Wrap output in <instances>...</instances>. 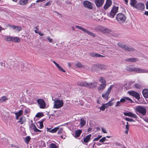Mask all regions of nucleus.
Returning a JSON list of instances; mask_svg holds the SVG:
<instances>
[{"mask_svg":"<svg viewBox=\"0 0 148 148\" xmlns=\"http://www.w3.org/2000/svg\"><path fill=\"white\" fill-rule=\"evenodd\" d=\"M126 70L130 72H135L137 73H148V70L146 69H143L140 68L131 67L127 66Z\"/></svg>","mask_w":148,"mask_h":148,"instance_id":"1","label":"nucleus"},{"mask_svg":"<svg viewBox=\"0 0 148 148\" xmlns=\"http://www.w3.org/2000/svg\"><path fill=\"white\" fill-rule=\"evenodd\" d=\"M52 100L54 101L53 108L59 109L63 106L64 103L62 99L60 100L58 98H56L54 99H53Z\"/></svg>","mask_w":148,"mask_h":148,"instance_id":"2","label":"nucleus"},{"mask_svg":"<svg viewBox=\"0 0 148 148\" xmlns=\"http://www.w3.org/2000/svg\"><path fill=\"white\" fill-rule=\"evenodd\" d=\"M117 45L120 48L123 49L125 51H128L129 52L133 51H135V49L134 48L130 46H128L123 43L119 42L117 44Z\"/></svg>","mask_w":148,"mask_h":148,"instance_id":"3","label":"nucleus"},{"mask_svg":"<svg viewBox=\"0 0 148 148\" xmlns=\"http://www.w3.org/2000/svg\"><path fill=\"white\" fill-rule=\"evenodd\" d=\"M127 101H129L131 103H134V101L130 98L128 97H123L120 100V101H118L115 105L116 107H120L121 106L122 103H124L125 102H127Z\"/></svg>","mask_w":148,"mask_h":148,"instance_id":"4","label":"nucleus"},{"mask_svg":"<svg viewBox=\"0 0 148 148\" xmlns=\"http://www.w3.org/2000/svg\"><path fill=\"white\" fill-rule=\"evenodd\" d=\"M116 19L119 23H123L125 21L126 17L123 14L119 13L116 15Z\"/></svg>","mask_w":148,"mask_h":148,"instance_id":"5","label":"nucleus"},{"mask_svg":"<svg viewBox=\"0 0 148 148\" xmlns=\"http://www.w3.org/2000/svg\"><path fill=\"white\" fill-rule=\"evenodd\" d=\"M136 110L143 116L145 115L147 110L145 107L143 106H137L136 107Z\"/></svg>","mask_w":148,"mask_h":148,"instance_id":"6","label":"nucleus"},{"mask_svg":"<svg viewBox=\"0 0 148 148\" xmlns=\"http://www.w3.org/2000/svg\"><path fill=\"white\" fill-rule=\"evenodd\" d=\"M84 7L89 10L92 9L93 8V4L88 1H85L83 2Z\"/></svg>","mask_w":148,"mask_h":148,"instance_id":"7","label":"nucleus"},{"mask_svg":"<svg viewBox=\"0 0 148 148\" xmlns=\"http://www.w3.org/2000/svg\"><path fill=\"white\" fill-rule=\"evenodd\" d=\"M75 27L78 29L82 30L84 32L87 33L88 34L93 36V37H95L96 36V35L94 33H92L90 31L84 28L81 26L78 25H76Z\"/></svg>","mask_w":148,"mask_h":148,"instance_id":"8","label":"nucleus"},{"mask_svg":"<svg viewBox=\"0 0 148 148\" xmlns=\"http://www.w3.org/2000/svg\"><path fill=\"white\" fill-rule=\"evenodd\" d=\"M113 85H111L108 89L107 91L104 94H102V97L105 99L107 100L108 98V96L110 93L111 90L113 87Z\"/></svg>","mask_w":148,"mask_h":148,"instance_id":"9","label":"nucleus"},{"mask_svg":"<svg viewBox=\"0 0 148 148\" xmlns=\"http://www.w3.org/2000/svg\"><path fill=\"white\" fill-rule=\"evenodd\" d=\"M118 10V7L114 6L111 11L109 16L112 18H114Z\"/></svg>","mask_w":148,"mask_h":148,"instance_id":"10","label":"nucleus"},{"mask_svg":"<svg viewBox=\"0 0 148 148\" xmlns=\"http://www.w3.org/2000/svg\"><path fill=\"white\" fill-rule=\"evenodd\" d=\"M37 102L39 105L40 108L44 109L45 108L46 103L43 99H38L37 100Z\"/></svg>","mask_w":148,"mask_h":148,"instance_id":"11","label":"nucleus"},{"mask_svg":"<svg viewBox=\"0 0 148 148\" xmlns=\"http://www.w3.org/2000/svg\"><path fill=\"white\" fill-rule=\"evenodd\" d=\"M128 92L130 95L134 97L138 100H139L140 98L139 94L135 91H129Z\"/></svg>","mask_w":148,"mask_h":148,"instance_id":"12","label":"nucleus"},{"mask_svg":"<svg viewBox=\"0 0 148 148\" xmlns=\"http://www.w3.org/2000/svg\"><path fill=\"white\" fill-rule=\"evenodd\" d=\"M98 28L99 29L100 31L103 33H109L111 32V29L101 26H98Z\"/></svg>","mask_w":148,"mask_h":148,"instance_id":"13","label":"nucleus"},{"mask_svg":"<svg viewBox=\"0 0 148 148\" xmlns=\"http://www.w3.org/2000/svg\"><path fill=\"white\" fill-rule=\"evenodd\" d=\"M98 83L96 81L88 83V88H96L97 86Z\"/></svg>","mask_w":148,"mask_h":148,"instance_id":"14","label":"nucleus"},{"mask_svg":"<svg viewBox=\"0 0 148 148\" xmlns=\"http://www.w3.org/2000/svg\"><path fill=\"white\" fill-rule=\"evenodd\" d=\"M133 7L139 10H143L144 9L145 6L143 3H139L137 4H136L135 7Z\"/></svg>","mask_w":148,"mask_h":148,"instance_id":"15","label":"nucleus"},{"mask_svg":"<svg viewBox=\"0 0 148 148\" xmlns=\"http://www.w3.org/2000/svg\"><path fill=\"white\" fill-rule=\"evenodd\" d=\"M112 4V1L111 0H106V3L103 8L105 10L108 9Z\"/></svg>","mask_w":148,"mask_h":148,"instance_id":"16","label":"nucleus"},{"mask_svg":"<svg viewBox=\"0 0 148 148\" xmlns=\"http://www.w3.org/2000/svg\"><path fill=\"white\" fill-rule=\"evenodd\" d=\"M104 0H95V3L98 7L101 6L103 5Z\"/></svg>","mask_w":148,"mask_h":148,"instance_id":"17","label":"nucleus"},{"mask_svg":"<svg viewBox=\"0 0 148 148\" xmlns=\"http://www.w3.org/2000/svg\"><path fill=\"white\" fill-rule=\"evenodd\" d=\"M124 114L125 116H127L134 118H137V117L136 114L131 112H124Z\"/></svg>","mask_w":148,"mask_h":148,"instance_id":"18","label":"nucleus"},{"mask_svg":"<svg viewBox=\"0 0 148 148\" xmlns=\"http://www.w3.org/2000/svg\"><path fill=\"white\" fill-rule=\"evenodd\" d=\"M90 55L91 56L94 57L103 58L105 57V56L102 55L98 53H96L94 52H92V53H90Z\"/></svg>","mask_w":148,"mask_h":148,"instance_id":"19","label":"nucleus"},{"mask_svg":"<svg viewBox=\"0 0 148 148\" xmlns=\"http://www.w3.org/2000/svg\"><path fill=\"white\" fill-rule=\"evenodd\" d=\"M77 84L79 86L88 88V83L86 82H77Z\"/></svg>","mask_w":148,"mask_h":148,"instance_id":"20","label":"nucleus"},{"mask_svg":"<svg viewBox=\"0 0 148 148\" xmlns=\"http://www.w3.org/2000/svg\"><path fill=\"white\" fill-rule=\"evenodd\" d=\"M47 131L52 133H56L58 130L59 129V127H56L52 129H51V128H49L48 127H47Z\"/></svg>","mask_w":148,"mask_h":148,"instance_id":"21","label":"nucleus"},{"mask_svg":"<svg viewBox=\"0 0 148 148\" xmlns=\"http://www.w3.org/2000/svg\"><path fill=\"white\" fill-rule=\"evenodd\" d=\"M125 61L130 62H134L138 61V60L136 58L127 59L125 60Z\"/></svg>","mask_w":148,"mask_h":148,"instance_id":"22","label":"nucleus"},{"mask_svg":"<svg viewBox=\"0 0 148 148\" xmlns=\"http://www.w3.org/2000/svg\"><path fill=\"white\" fill-rule=\"evenodd\" d=\"M80 127H82L86 125V121L83 118H81L80 120Z\"/></svg>","mask_w":148,"mask_h":148,"instance_id":"23","label":"nucleus"},{"mask_svg":"<svg viewBox=\"0 0 148 148\" xmlns=\"http://www.w3.org/2000/svg\"><path fill=\"white\" fill-rule=\"evenodd\" d=\"M91 136V134H90L86 136L84 138V142L85 143H88L90 141Z\"/></svg>","mask_w":148,"mask_h":148,"instance_id":"24","label":"nucleus"},{"mask_svg":"<svg viewBox=\"0 0 148 148\" xmlns=\"http://www.w3.org/2000/svg\"><path fill=\"white\" fill-rule=\"evenodd\" d=\"M28 1V0H20L18 3L20 5H23L27 3Z\"/></svg>","mask_w":148,"mask_h":148,"instance_id":"25","label":"nucleus"},{"mask_svg":"<svg viewBox=\"0 0 148 148\" xmlns=\"http://www.w3.org/2000/svg\"><path fill=\"white\" fill-rule=\"evenodd\" d=\"M143 94L144 97L146 98H148V89H145L143 90Z\"/></svg>","mask_w":148,"mask_h":148,"instance_id":"26","label":"nucleus"},{"mask_svg":"<svg viewBox=\"0 0 148 148\" xmlns=\"http://www.w3.org/2000/svg\"><path fill=\"white\" fill-rule=\"evenodd\" d=\"M106 83H101L99 86L98 88V90H101L104 89L106 86Z\"/></svg>","mask_w":148,"mask_h":148,"instance_id":"27","label":"nucleus"},{"mask_svg":"<svg viewBox=\"0 0 148 148\" xmlns=\"http://www.w3.org/2000/svg\"><path fill=\"white\" fill-rule=\"evenodd\" d=\"M82 132V130H76L75 132V137H79Z\"/></svg>","mask_w":148,"mask_h":148,"instance_id":"28","label":"nucleus"},{"mask_svg":"<svg viewBox=\"0 0 148 148\" xmlns=\"http://www.w3.org/2000/svg\"><path fill=\"white\" fill-rule=\"evenodd\" d=\"M8 97L5 96H3L0 98V103H1L7 100Z\"/></svg>","mask_w":148,"mask_h":148,"instance_id":"29","label":"nucleus"},{"mask_svg":"<svg viewBox=\"0 0 148 148\" xmlns=\"http://www.w3.org/2000/svg\"><path fill=\"white\" fill-rule=\"evenodd\" d=\"M130 3L131 5L133 7H135V5L137 3L136 0H130Z\"/></svg>","mask_w":148,"mask_h":148,"instance_id":"30","label":"nucleus"},{"mask_svg":"<svg viewBox=\"0 0 148 148\" xmlns=\"http://www.w3.org/2000/svg\"><path fill=\"white\" fill-rule=\"evenodd\" d=\"M134 85V87L137 89L141 88L142 87V85L140 84L136 83Z\"/></svg>","mask_w":148,"mask_h":148,"instance_id":"31","label":"nucleus"},{"mask_svg":"<svg viewBox=\"0 0 148 148\" xmlns=\"http://www.w3.org/2000/svg\"><path fill=\"white\" fill-rule=\"evenodd\" d=\"M25 119L24 117H21L19 121H18V122H19L21 124H22L25 122Z\"/></svg>","mask_w":148,"mask_h":148,"instance_id":"32","label":"nucleus"},{"mask_svg":"<svg viewBox=\"0 0 148 148\" xmlns=\"http://www.w3.org/2000/svg\"><path fill=\"white\" fill-rule=\"evenodd\" d=\"M20 41V39L18 37H14L12 38V41L15 42H18Z\"/></svg>","mask_w":148,"mask_h":148,"instance_id":"33","label":"nucleus"},{"mask_svg":"<svg viewBox=\"0 0 148 148\" xmlns=\"http://www.w3.org/2000/svg\"><path fill=\"white\" fill-rule=\"evenodd\" d=\"M14 113L16 115V116H17L19 117L23 114V110H20L18 112H15Z\"/></svg>","mask_w":148,"mask_h":148,"instance_id":"34","label":"nucleus"},{"mask_svg":"<svg viewBox=\"0 0 148 148\" xmlns=\"http://www.w3.org/2000/svg\"><path fill=\"white\" fill-rule=\"evenodd\" d=\"M99 81L101 83H106L105 79L102 77H100L99 79Z\"/></svg>","mask_w":148,"mask_h":148,"instance_id":"35","label":"nucleus"},{"mask_svg":"<svg viewBox=\"0 0 148 148\" xmlns=\"http://www.w3.org/2000/svg\"><path fill=\"white\" fill-rule=\"evenodd\" d=\"M97 68V66L96 65L94 64L93 65L92 67V69H91V70L92 72H94L95 71Z\"/></svg>","mask_w":148,"mask_h":148,"instance_id":"36","label":"nucleus"},{"mask_svg":"<svg viewBox=\"0 0 148 148\" xmlns=\"http://www.w3.org/2000/svg\"><path fill=\"white\" fill-rule=\"evenodd\" d=\"M49 148H58L57 146L55 144L52 143L50 144L49 146Z\"/></svg>","mask_w":148,"mask_h":148,"instance_id":"37","label":"nucleus"},{"mask_svg":"<svg viewBox=\"0 0 148 148\" xmlns=\"http://www.w3.org/2000/svg\"><path fill=\"white\" fill-rule=\"evenodd\" d=\"M5 40L7 41H12V38L11 37L6 36L5 37Z\"/></svg>","mask_w":148,"mask_h":148,"instance_id":"38","label":"nucleus"},{"mask_svg":"<svg viewBox=\"0 0 148 148\" xmlns=\"http://www.w3.org/2000/svg\"><path fill=\"white\" fill-rule=\"evenodd\" d=\"M30 140V137L29 136H27L25 139V141L27 143H28Z\"/></svg>","mask_w":148,"mask_h":148,"instance_id":"39","label":"nucleus"},{"mask_svg":"<svg viewBox=\"0 0 148 148\" xmlns=\"http://www.w3.org/2000/svg\"><path fill=\"white\" fill-rule=\"evenodd\" d=\"M36 127L33 123H32L30 126L29 128L31 130H33L34 131L35 129V128Z\"/></svg>","mask_w":148,"mask_h":148,"instance_id":"40","label":"nucleus"},{"mask_svg":"<svg viewBox=\"0 0 148 148\" xmlns=\"http://www.w3.org/2000/svg\"><path fill=\"white\" fill-rule=\"evenodd\" d=\"M75 66L77 67L78 68H81L83 67L82 65L81 64V63L79 62H78L77 63H76L75 64Z\"/></svg>","mask_w":148,"mask_h":148,"instance_id":"41","label":"nucleus"},{"mask_svg":"<svg viewBox=\"0 0 148 148\" xmlns=\"http://www.w3.org/2000/svg\"><path fill=\"white\" fill-rule=\"evenodd\" d=\"M114 100V99H113L111 100L110 101H109L107 103L108 106H113V103L112 102V101Z\"/></svg>","mask_w":148,"mask_h":148,"instance_id":"42","label":"nucleus"},{"mask_svg":"<svg viewBox=\"0 0 148 148\" xmlns=\"http://www.w3.org/2000/svg\"><path fill=\"white\" fill-rule=\"evenodd\" d=\"M43 114L42 113H38L36 115V117H40L43 116Z\"/></svg>","mask_w":148,"mask_h":148,"instance_id":"43","label":"nucleus"},{"mask_svg":"<svg viewBox=\"0 0 148 148\" xmlns=\"http://www.w3.org/2000/svg\"><path fill=\"white\" fill-rule=\"evenodd\" d=\"M62 130L63 129L62 128H59V129H58V134H61L62 133Z\"/></svg>","mask_w":148,"mask_h":148,"instance_id":"44","label":"nucleus"},{"mask_svg":"<svg viewBox=\"0 0 148 148\" xmlns=\"http://www.w3.org/2000/svg\"><path fill=\"white\" fill-rule=\"evenodd\" d=\"M125 119L126 121L129 122L135 121L133 119H130L129 118H126Z\"/></svg>","mask_w":148,"mask_h":148,"instance_id":"45","label":"nucleus"},{"mask_svg":"<svg viewBox=\"0 0 148 148\" xmlns=\"http://www.w3.org/2000/svg\"><path fill=\"white\" fill-rule=\"evenodd\" d=\"M106 140V137H103L100 140L99 142L102 143L104 142Z\"/></svg>","mask_w":148,"mask_h":148,"instance_id":"46","label":"nucleus"},{"mask_svg":"<svg viewBox=\"0 0 148 148\" xmlns=\"http://www.w3.org/2000/svg\"><path fill=\"white\" fill-rule=\"evenodd\" d=\"M40 123V127H39L40 129L42 128L43 127V121L40 122H39Z\"/></svg>","mask_w":148,"mask_h":148,"instance_id":"47","label":"nucleus"},{"mask_svg":"<svg viewBox=\"0 0 148 148\" xmlns=\"http://www.w3.org/2000/svg\"><path fill=\"white\" fill-rule=\"evenodd\" d=\"M11 146L12 147H14L16 148H21V147L20 146L15 145H12Z\"/></svg>","mask_w":148,"mask_h":148,"instance_id":"48","label":"nucleus"},{"mask_svg":"<svg viewBox=\"0 0 148 148\" xmlns=\"http://www.w3.org/2000/svg\"><path fill=\"white\" fill-rule=\"evenodd\" d=\"M59 70L63 72H65V71L63 69L61 66H60L58 68Z\"/></svg>","mask_w":148,"mask_h":148,"instance_id":"49","label":"nucleus"},{"mask_svg":"<svg viewBox=\"0 0 148 148\" xmlns=\"http://www.w3.org/2000/svg\"><path fill=\"white\" fill-rule=\"evenodd\" d=\"M99 108L101 110L104 111L105 109V108L104 107V106L103 105L101 106V107H99Z\"/></svg>","mask_w":148,"mask_h":148,"instance_id":"50","label":"nucleus"},{"mask_svg":"<svg viewBox=\"0 0 148 148\" xmlns=\"http://www.w3.org/2000/svg\"><path fill=\"white\" fill-rule=\"evenodd\" d=\"M51 1H49L47 3L45 4V5L46 6H49L51 5Z\"/></svg>","mask_w":148,"mask_h":148,"instance_id":"51","label":"nucleus"},{"mask_svg":"<svg viewBox=\"0 0 148 148\" xmlns=\"http://www.w3.org/2000/svg\"><path fill=\"white\" fill-rule=\"evenodd\" d=\"M47 39L49 42H51L53 41V39L52 38H50L49 37H47Z\"/></svg>","mask_w":148,"mask_h":148,"instance_id":"52","label":"nucleus"},{"mask_svg":"<svg viewBox=\"0 0 148 148\" xmlns=\"http://www.w3.org/2000/svg\"><path fill=\"white\" fill-rule=\"evenodd\" d=\"M53 62L58 68L60 66L55 61H53Z\"/></svg>","mask_w":148,"mask_h":148,"instance_id":"53","label":"nucleus"},{"mask_svg":"<svg viewBox=\"0 0 148 148\" xmlns=\"http://www.w3.org/2000/svg\"><path fill=\"white\" fill-rule=\"evenodd\" d=\"M101 130L102 132L104 133H107V132L106 130L104 128H101Z\"/></svg>","mask_w":148,"mask_h":148,"instance_id":"54","label":"nucleus"},{"mask_svg":"<svg viewBox=\"0 0 148 148\" xmlns=\"http://www.w3.org/2000/svg\"><path fill=\"white\" fill-rule=\"evenodd\" d=\"M17 27L18 28H16V30H18V32L21 30L22 29V28L21 27L17 26Z\"/></svg>","mask_w":148,"mask_h":148,"instance_id":"55","label":"nucleus"},{"mask_svg":"<svg viewBox=\"0 0 148 148\" xmlns=\"http://www.w3.org/2000/svg\"><path fill=\"white\" fill-rule=\"evenodd\" d=\"M103 105L105 109L107 108L108 106V105L107 103H106L105 104H103Z\"/></svg>","mask_w":148,"mask_h":148,"instance_id":"56","label":"nucleus"},{"mask_svg":"<svg viewBox=\"0 0 148 148\" xmlns=\"http://www.w3.org/2000/svg\"><path fill=\"white\" fill-rule=\"evenodd\" d=\"M35 132H40L41 130H38L36 127L35 128V130L34 131Z\"/></svg>","mask_w":148,"mask_h":148,"instance_id":"57","label":"nucleus"},{"mask_svg":"<svg viewBox=\"0 0 148 148\" xmlns=\"http://www.w3.org/2000/svg\"><path fill=\"white\" fill-rule=\"evenodd\" d=\"M25 112L26 113H28L29 112V110L28 109H26L25 110Z\"/></svg>","mask_w":148,"mask_h":148,"instance_id":"58","label":"nucleus"},{"mask_svg":"<svg viewBox=\"0 0 148 148\" xmlns=\"http://www.w3.org/2000/svg\"><path fill=\"white\" fill-rule=\"evenodd\" d=\"M38 34L41 36H42L44 35L43 33H41L40 32H38Z\"/></svg>","mask_w":148,"mask_h":148,"instance_id":"59","label":"nucleus"},{"mask_svg":"<svg viewBox=\"0 0 148 148\" xmlns=\"http://www.w3.org/2000/svg\"><path fill=\"white\" fill-rule=\"evenodd\" d=\"M126 130H129V125H126Z\"/></svg>","mask_w":148,"mask_h":148,"instance_id":"60","label":"nucleus"},{"mask_svg":"<svg viewBox=\"0 0 148 148\" xmlns=\"http://www.w3.org/2000/svg\"><path fill=\"white\" fill-rule=\"evenodd\" d=\"M16 28H18L17 27V26L13 25L12 28H13L14 29H16Z\"/></svg>","mask_w":148,"mask_h":148,"instance_id":"61","label":"nucleus"},{"mask_svg":"<svg viewBox=\"0 0 148 148\" xmlns=\"http://www.w3.org/2000/svg\"><path fill=\"white\" fill-rule=\"evenodd\" d=\"M99 139L98 138V137H97V138H95L93 140V141H97V140H99Z\"/></svg>","mask_w":148,"mask_h":148,"instance_id":"62","label":"nucleus"},{"mask_svg":"<svg viewBox=\"0 0 148 148\" xmlns=\"http://www.w3.org/2000/svg\"><path fill=\"white\" fill-rule=\"evenodd\" d=\"M146 9H148V1H147L146 3Z\"/></svg>","mask_w":148,"mask_h":148,"instance_id":"63","label":"nucleus"},{"mask_svg":"<svg viewBox=\"0 0 148 148\" xmlns=\"http://www.w3.org/2000/svg\"><path fill=\"white\" fill-rule=\"evenodd\" d=\"M144 121H146V122L148 123V119L146 118L143 119Z\"/></svg>","mask_w":148,"mask_h":148,"instance_id":"64","label":"nucleus"}]
</instances>
